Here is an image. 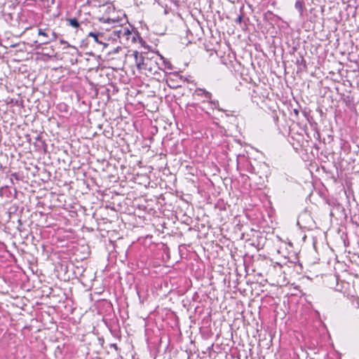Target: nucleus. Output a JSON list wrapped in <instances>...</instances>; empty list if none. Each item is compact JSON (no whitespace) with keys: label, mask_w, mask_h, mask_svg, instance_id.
<instances>
[{"label":"nucleus","mask_w":359,"mask_h":359,"mask_svg":"<svg viewBox=\"0 0 359 359\" xmlns=\"http://www.w3.org/2000/svg\"><path fill=\"white\" fill-rule=\"evenodd\" d=\"M157 66L158 63L154 57H147L139 71L148 76L152 75L156 72Z\"/></svg>","instance_id":"1"},{"label":"nucleus","mask_w":359,"mask_h":359,"mask_svg":"<svg viewBox=\"0 0 359 359\" xmlns=\"http://www.w3.org/2000/svg\"><path fill=\"white\" fill-rule=\"evenodd\" d=\"M88 36L89 37H92L94 41L97 43H100V44H103L104 46H107L108 44L104 43L103 41H102V38H103V34L101 33V32H90L88 34Z\"/></svg>","instance_id":"5"},{"label":"nucleus","mask_w":359,"mask_h":359,"mask_svg":"<svg viewBox=\"0 0 359 359\" xmlns=\"http://www.w3.org/2000/svg\"><path fill=\"white\" fill-rule=\"evenodd\" d=\"M60 42H61V43H67V42H66V41H65L64 40H61V41H60Z\"/></svg>","instance_id":"14"},{"label":"nucleus","mask_w":359,"mask_h":359,"mask_svg":"<svg viewBox=\"0 0 359 359\" xmlns=\"http://www.w3.org/2000/svg\"><path fill=\"white\" fill-rule=\"evenodd\" d=\"M176 79H180V76L177 72L169 73L166 77V83L168 85L172 88H177L178 85L171 84L170 83Z\"/></svg>","instance_id":"6"},{"label":"nucleus","mask_w":359,"mask_h":359,"mask_svg":"<svg viewBox=\"0 0 359 359\" xmlns=\"http://www.w3.org/2000/svg\"><path fill=\"white\" fill-rule=\"evenodd\" d=\"M132 35L131 32L127 27H114V29L109 34V37L114 40L119 39L121 41L123 39L128 40L129 36Z\"/></svg>","instance_id":"3"},{"label":"nucleus","mask_w":359,"mask_h":359,"mask_svg":"<svg viewBox=\"0 0 359 359\" xmlns=\"http://www.w3.org/2000/svg\"><path fill=\"white\" fill-rule=\"evenodd\" d=\"M99 21L101 22L107 23V24H114L118 22V20H115L114 18H106V17L100 18Z\"/></svg>","instance_id":"8"},{"label":"nucleus","mask_w":359,"mask_h":359,"mask_svg":"<svg viewBox=\"0 0 359 359\" xmlns=\"http://www.w3.org/2000/svg\"><path fill=\"white\" fill-rule=\"evenodd\" d=\"M38 35L43 37L42 41L39 44V46L48 44L50 42L57 40L58 37L57 33L49 28H39Z\"/></svg>","instance_id":"2"},{"label":"nucleus","mask_w":359,"mask_h":359,"mask_svg":"<svg viewBox=\"0 0 359 359\" xmlns=\"http://www.w3.org/2000/svg\"><path fill=\"white\" fill-rule=\"evenodd\" d=\"M159 56H160L161 60H163V65L164 68L169 69V70H172V64L168 60H167L165 58H164L162 55H160Z\"/></svg>","instance_id":"9"},{"label":"nucleus","mask_w":359,"mask_h":359,"mask_svg":"<svg viewBox=\"0 0 359 359\" xmlns=\"http://www.w3.org/2000/svg\"><path fill=\"white\" fill-rule=\"evenodd\" d=\"M108 9H109V10H113V11H114V9H113V8H111L110 7H108Z\"/></svg>","instance_id":"15"},{"label":"nucleus","mask_w":359,"mask_h":359,"mask_svg":"<svg viewBox=\"0 0 359 359\" xmlns=\"http://www.w3.org/2000/svg\"><path fill=\"white\" fill-rule=\"evenodd\" d=\"M294 6H295V8L297 9L299 11V13L302 14L303 12V6H304L303 1L301 0L297 1L295 2Z\"/></svg>","instance_id":"10"},{"label":"nucleus","mask_w":359,"mask_h":359,"mask_svg":"<svg viewBox=\"0 0 359 359\" xmlns=\"http://www.w3.org/2000/svg\"><path fill=\"white\" fill-rule=\"evenodd\" d=\"M68 22L72 27L78 28L79 27V23L76 18L68 19Z\"/></svg>","instance_id":"11"},{"label":"nucleus","mask_w":359,"mask_h":359,"mask_svg":"<svg viewBox=\"0 0 359 359\" xmlns=\"http://www.w3.org/2000/svg\"><path fill=\"white\" fill-rule=\"evenodd\" d=\"M128 58L133 59L138 70H140L142 64H144V59L147 57H144L142 53H139L137 50H133L132 53L128 55Z\"/></svg>","instance_id":"4"},{"label":"nucleus","mask_w":359,"mask_h":359,"mask_svg":"<svg viewBox=\"0 0 359 359\" xmlns=\"http://www.w3.org/2000/svg\"><path fill=\"white\" fill-rule=\"evenodd\" d=\"M241 20H242V17H241V16H239V17L237 18V20H236V21H237V22H241Z\"/></svg>","instance_id":"13"},{"label":"nucleus","mask_w":359,"mask_h":359,"mask_svg":"<svg viewBox=\"0 0 359 359\" xmlns=\"http://www.w3.org/2000/svg\"><path fill=\"white\" fill-rule=\"evenodd\" d=\"M195 95L199 97H204L208 100H210L212 97V94L203 88H196L195 90Z\"/></svg>","instance_id":"7"},{"label":"nucleus","mask_w":359,"mask_h":359,"mask_svg":"<svg viewBox=\"0 0 359 359\" xmlns=\"http://www.w3.org/2000/svg\"><path fill=\"white\" fill-rule=\"evenodd\" d=\"M210 103L211 104L212 107L217 108L218 105V101H210Z\"/></svg>","instance_id":"12"}]
</instances>
